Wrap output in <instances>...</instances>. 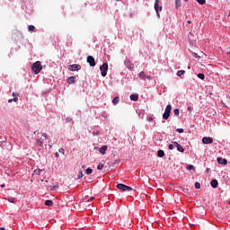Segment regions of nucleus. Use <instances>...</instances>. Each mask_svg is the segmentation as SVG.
Instances as JSON below:
<instances>
[{"mask_svg":"<svg viewBox=\"0 0 230 230\" xmlns=\"http://www.w3.org/2000/svg\"><path fill=\"white\" fill-rule=\"evenodd\" d=\"M59 153H60V154H63V155H64V154H65L64 148H60V149H59Z\"/></svg>","mask_w":230,"mask_h":230,"instance_id":"e433bc0d","label":"nucleus"},{"mask_svg":"<svg viewBox=\"0 0 230 230\" xmlns=\"http://www.w3.org/2000/svg\"><path fill=\"white\" fill-rule=\"evenodd\" d=\"M51 191H57L58 190V182H55L52 185H50Z\"/></svg>","mask_w":230,"mask_h":230,"instance_id":"4468645a","label":"nucleus"},{"mask_svg":"<svg viewBox=\"0 0 230 230\" xmlns=\"http://www.w3.org/2000/svg\"><path fill=\"white\" fill-rule=\"evenodd\" d=\"M130 100H131V102H137V100H139V94L132 93L130 95Z\"/></svg>","mask_w":230,"mask_h":230,"instance_id":"9b49d317","label":"nucleus"},{"mask_svg":"<svg viewBox=\"0 0 230 230\" xmlns=\"http://www.w3.org/2000/svg\"><path fill=\"white\" fill-rule=\"evenodd\" d=\"M184 73H186V71H184V70H179V71L177 72V76H182V75H184Z\"/></svg>","mask_w":230,"mask_h":230,"instance_id":"4be33fe9","label":"nucleus"},{"mask_svg":"<svg viewBox=\"0 0 230 230\" xmlns=\"http://www.w3.org/2000/svg\"><path fill=\"white\" fill-rule=\"evenodd\" d=\"M147 121H149V123H152V121H154V118L149 117V118L147 119Z\"/></svg>","mask_w":230,"mask_h":230,"instance_id":"f704fd0d","label":"nucleus"},{"mask_svg":"<svg viewBox=\"0 0 230 230\" xmlns=\"http://www.w3.org/2000/svg\"><path fill=\"white\" fill-rule=\"evenodd\" d=\"M49 148H53V144L49 145Z\"/></svg>","mask_w":230,"mask_h":230,"instance_id":"a18cd8bd","label":"nucleus"},{"mask_svg":"<svg viewBox=\"0 0 230 230\" xmlns=\"http://www.w3.org/2000/svg\"><path fill=\"white\" fill-rule=\"evenodd\" d=\"M175 6L177 9L181 8V0H175Z\"/></svg>","mask_w":230,"mask_h":230,"instance_id":"412c9836","label":"nucleus"},{"mask_svg":"<svg viewBox=\"0 0 230 230\" xmlns=\"http://www.w3.org/2000/svg\"><path fill=\"white\" fill-rule=\"evenodd\" d=\"M146 78H147V80H152V76L150 75H146Z\"/></svg>","mask_w":230,"mask_h":230,"instance_id":"ea45409f","label":"nucleus"},{"mask_svg":"<svg viewBox=\"0 0 230 230\" xmlns=\"http://www.w3.org/2000/svg\"><path fill=\"white\" fill-rule=\"evenodd\" d=\"M217 163L219 164H227V160L226 159V158H222V157H218L217 158Z\"/></svg>","mask_w":230,"mask_h":230,"instance_id":"f8f14e48","label":"nucleus"},{"mask_svg":"<svg viewBox=\"0 0 230 230\" xmlns=\"http://www.w3.org/2000/svg\"><path fill=\"white\" fill-rule=\"evenodd\" d=\"M32 73H34L35 75H39L40 73V71H42V64L40 63V61H37L32 65Z\"/></svg>","mask_w":230,"mask_h":230,"instance_id":"f03ea898","label":"nucleus"},{"mask_svg":"<svg viewBox=\"0 0 230 230\" xmlns=\"http://www.w3.org/2000/svg\"><path fill=\"white\" fill-rule=\"evenodd\" d=\"M14 102H17V100H19L17 97H14L13 99Z\"/></svg>","mask_w":230,"mask_h":230,"instance_id":"c03bdc74","label":"nucleus"},{"mask_svg":"<svg viewBox=\"0 0 230 230\" xmlns=\"http://www.w3.org/2000/svg\"><path fill=\"white\" fill-rule=\"evenodd\" d=\"M97 170H103V164H99L97 166Z\"/></svg>","mask_w":230,"mask_h":230,"instance_id":"c756f323","label":"nucleus"},{"mask_svg":"<svg viewBox=\"0 0 230 230\" xmlns=\"http://www.w3.org/2000/svg\"><path fill=\"white\" fill-rule=\"evenodd\" d=\"M188 111H193V108L188 107Z\"/></svg>","mask_w":230,"mask_h":230,"instance_id":"79ce46f5","label":"nucleus"},{"mask_svg":"<svg viewBox=\"0 0 230 230\" xmlns=\"http://www.w3.org/2000/svg\"><path fill=\"white\" fill-rule=\"evenodd\" d=\"M118 190H120V191H132L133 189L130 186H127L123 183H119L117 185Z\"/></svg>","mask_w":230,"mask_h":230,"instance_id":"39448f33","label":"nucleus"},{"mask_svg":"<svg viewBox=\"0 0 230 230\" xmlns=\"http://www.w3.org/2000/svg\"><path fill=\"white\" fill-rule=\"evenodd\" d=\"M174 147H175V145H173V144H170L168 146L169 150H173Z\"/></svg>","mask_w":230,"mask_h":230,"instance_id":"2f4dec72","label":"nucleus"},{"mask_svg":"<svg viewBox=\"0 0 230 230\" xmlns=\"http://www.w3.org/2000/svg\"><path fill=\"white\" fill-rule=\"evenodd\" d=\"M87 63L91 66V67H94V66H96V61L94 60L93 56L87 57Z\"/></svg>","mask_w":230,"mask_h":230,"instance_id":"0eeeda50","label":"nucleus"},{"mask_svg":"<svg viewBox=\"0 0 230 230\" xmlns=\"http://www.w3.org/2000/svg\"><path fill=\"white\" fill-rule=\"evenodd\" d=\"M173 112H174V116H179L180 111H179V109H175V110L173 111Z\"/></svg>","mask_w":230,"mask_h":230,"instance_id":"473e14b6","label":"nucleus"},{"mask_svg":"<svg viewBox=\"0 0 230 230\" xmlns=\"http://www.w3.org/2000/svg\"><path fill=\"white\" fill-rule=\"evenodd\" d=\"M194 186H195L196 190H200V182L196 181V182L194 183Z\"/></svg>","mask_w":230,"mask_h":230,"instance_id":"b1692460","label":"nucleus"},{"mask_svg":"<svg viewBox=\"0 0 230 230\" xmlns=\"http://www.w3.org/2000/svg\"><path fill=\"white\" fill-rule=\"evenodd\" d=\"M83 168H85V165H83Z\"/></svg>","mask_w":230,"mask_h":230,"instance_id":"603ef678","label":"nucleus"},{"mask_svg":"<svg viewBox=\"0 0 230 230\" xmlns=\"http://www.w3.org/2000/svg\"><path fill=\"white\" fill-rule=\"evenodd\" d=\"M91 200H94V197L90 198L87 202H91Z\"/></svg>","mask_w":230,"mask_h":230,"instance_id":"a19ab883","label":"nucleus"},{"mask_svg":"<svg viewBox=\"0 0 230 230\" xmlns=\"http://www.w3.org/2000/svg\"><path fill=\"white\" fill-rule=\"evenodd\" d=\"M75 82H76V77L75 76H70L67 78V84H75Z\"/></svg>","mask_w":230,"mask_h":230,"instance_id":"2eb2a0df","label":"nucleus"},{"mask_svg":"<svg viewBox=\"0 0 230 230\" xmlns=\"http://www.w3.org/2000/svg\"><path fill=\"white\" fill-rule=\"evenodd\" d=\"M45 206H49V207L53 206V200H46L45 201Z\"/></svg>","mask_w":230,"mask_h":230,"instance_id":"aec40b11","label":"nucleus"},{"mask_svg":"<svg viewBox=\"0 0 230 230\" xmlns=\"http://www.w3.org/2000/svg\"><path fill=\"white\" fill-rule=\"evenodd\" d=\"M198 78H200V80H204L206 78V76L204 75V74L199 73V74H198Z\"/></svg>","mask_w":230,"mask_h":230,"instance_id":"5701e85b","label":"nucleus"},{"mask_svg":"<svg viewBox=\"0 0 230 230\" xmlns=\"http://www.w3.org/2000/svg\"><path fill=\"white\" fill-rule=\"evenodd\" d=\"M187 24H191V21L188 20Z\"/></svg>","mask_w":230,"mask_h":230,"instance_id":"37998d69","label":"nucleus"},{"mask_svg":"<svg viewBox=\"0 0 230 230\" xmlns=\"http://www.w3.org/2000/svg\"><path fill=\"white\" fill-rule=\"evenodd\" d=\"M35 30V26L34 25H30L29 26V31H33Z\"/></svg>","mask_w":230,"mask_h":230,"instance_id":"c85d7f7f","label":"nucleus"},{"mask_svg":"<svg viewBox=\"0 0 230 230\" xmlns=\"http://www.w3.org/2000/svg\"><path fill=\"white\" fill-rule=\"evenodd\" d=\"M0 230H6L4 227H0Z\"/></svg>","mask_w":230,"mask_h":230,"instance_id":"de8ad7c7","label":"nucleus"},{"mask_svg":"<svg viewBox=\"0 0 230 230\" xmlns=\"http://www.w3.org/2000/svg\"><path fill=\"white\" fill-rule=\"evenodd\" d=\"M210 184H211L212 188H217V187H218V181H217V180H212V181H210Z\"/></svg>","mask_w":230,"mask_h":230,"instance_id":"dca6fc26","label":"nucleus"},{"mask_svg":"<svg viewBox=\"0 0 230 230\" xmlns=\"http://www.w3.org/2000/svg\"><path fill=\"white\" fill-rule=\"evenodd\" d=\"M157 155H158V157H164V151L159 150V151L157 152Z\"/></svg>","mask_w":230,"mask_h":230,"instance_id":"6ab92c4d","label":"nucleus"},{"mask_svg":"<svg viewBox=\"0 0 230 230\" xmlns=\"http://www.w3.org/2000/svg\"><path fill=\"white\" fill-rule=\"evenodd\" d=\"M174 146H176L178 152H181V154L184 152V147H182V146H181V144L177 143V142H173Z\"/></svg>","mask_w":230,"mask_h":230,"instance_id":"9d476101","label":"nucleus"},{"mask_svg":"<svg viewBox=\"0 0 230 230\" xmlns=\"http://www.w3.org/2000/svg\"><path fill=\"white\" fill-rule=\"evenodd\" d=\"M82 177H84V172L80 171L77 179H82Z\"/></svg>","mask_w":230,"mask_h":230,"instance_id":"7c9ffc66","label":"nucleus"},{"mask_svg":"<svg viewBox=\"0 0 230 230\" xmlns=\"http://www.w3.org/2000/svg\"><path fill=\"white\" fill-rule=\"evenodd\" d=\"M139 78H141L142 80H145L146 78V75L145 74V72H140L139 73Z\"/></svg>","mask_w":230,"mask_h":230,"instance_id":"a211bd4d","label":"nucleus"},{"mask_svg":"<svg viewBox=\"0 0 230 230\" xmlns=\"http://www.w3.org/2000/svg\"><path fill=\"white\" fill-rule=\"evenodd\" d=\"M202 143H203V145H211L213 143V138L210 137H204L202 138Z\"/></svg>","mask_w":230,"mask_h":230,"instance_id":"6e6552de","label":"nucleus"},{"mask_svg":"<svg viewBox=\"0 0 230 230\" xmlns=\"http://www.w3.org/2000/svg\"><path fill=\"white\" fill-rule=\"evenodd\" d=\"M155 10L159 17V11L161 12V10H163V6L159 7V0L155 1Z\"/></svg>","mask_w":230,"mask_h":230,"instance_id":"1a4fd4ad","label":"nucleus"},{"mask_svg":"<svg viewBox=\"0 0 230 230\" xmlns=\"http://www.w3.org/2000/svg\"><path fill=\"white\" fill-rule=\"evenodd\" d=\"M34 136H36V145L38 146H42L44 145V139H48V134L47 133H39L38 130L34 131ZM44 137V139H42Z\"/></svg>","mask_w":230,"mask_h":230,"instance_id":"f257e3e1","label":"nucleus"},{"mask_svg":"<svg viewBox=\"0 0 230 230\" xmlns=\"http://www.w3.org/2000/svg\"><path fill=\"white\" fill-rule=\"evenodd\" d=\"M100 154H102V155H105L106 152H107V146H102L100 149H99Z\"/></svg>","mask_w":230,"mask_h":230,"instance_id":"ddd939ff","label":"nucleus"},{"mask_svg":"<svg viewBox=\"0 0 230 230\" xmlns=\"http://www.w3.org/2000/svg\"><path fill=\"white\" fill-rule=\"evenodd\" d=\"M227 54L229 55V54H230V52H227Z\"/></svg>","mask_w":230,"mask_h":230,"instance_id":"864d4df0","label":"nucleus"},{"mask_svg":"<svg viewBox=\"0 0 230 230\" xmlns=\"http://www.w3.org/2000/svg\"><path fill=\"white\" fill-rule=\"evenodd\" d=\"M172 113V104H168L165 108V111L163 114L164 119H168L170 118V114Z\"/></svg>","mask_w":230,"mask_h":230,"instance_id":"20e7f679","label":"nucleus"},{"mask_svg":"<svg viewBox=\"0 0 230 230\" xmlns=\"http://www.w3.org/2000/svg\"><path fill=\"white\" fill-rule=\"evenodd\" d=\"M112 103L113 105H118L119 103V97L116 96L113 100H112Z\"/></svg>","mask_w":230,"mask_h":230,"instance_id":"f3484780","label":"nucleus"},{"mask_svg":"<svg viewBox=\"0 0 230 230\" xmlns=\"http://www.w3.org/2000/svg\"><path fill=\"white\" fill-rule=\"evenodd\" d=\"M13 98H17V96H19V93H13Z\"/></svg>","mask_w":230,"mask_h":230,"instance_id":"c9c22d12","label":"nucleus"},{"mask_svg":"<svg viewBox=\"0 0 230 230\" xmlns=\"http://www.w3.org/2000/svg\"><path fill=\"white\" fill-rule=\"evenodd\" d=\"M176 132H179L180 134H182L184 132L183 128H177Z\"/></svg>","mask_w":230,"mask_h":230,"instance_id":"72a5a7b5","label":"nucleus"},{"mask_svg":"<svg viewBox=\"0 0 230 230\" xmlns=\"http://www.w3.org/2000/svg\"><path fill=\"white\" fill-rule=\"evenodd\" d=\"M207 172H208V173H209V168H207Z\"/></svg>","mask_w":230,"mask_h":230,"instance_id":"8fccbe9b","label":"nucleus"},{"mask_svg":"<svg viewBox=\"0 0 230 230\" xmlns=\"http://www.w3.org/2000/svg\"><path fill=\"white\" fill-rule=\"evenodd\" d=\"M80 69H82V66L78 64H73L68 66L69 71H80Z\"/></svg>","mask_w":230,"mask_h":230,"instance_id":"423d86ee","label":"nucleus"},{"mask_svg":"<svg viewBox=\"0 0 230 230\" xmlns=\"http://www.w3.org/2000/svg\"><path fill=\"white\" fill-rule=\"evenodd\" d=\"M199 4H206V0H197Z\"/></svg>","mask_w":230,"mask_h":230,"instance_id":"cd10ccee","label":"nucleus"},{"mask_svg":"<svg viewBox=\"0 0 230 230\" xmlns=\"http://www.w3.org/2000/svg\"><path fill=\"white\" fill-rule=\"evenodd\" d=\"M187 170H195V166L191 165V164H189L187 165Z\"/></svg>","mask_w":230,"mask_h":230,"instance_id":"a878e982","label":"nucleus"},{"mask_svg":"<svg viewBox=\"0 0 230 230\" xmlns=\"http://www.w3.org/2000/svg\"><path fill=\"white\" fill-rule=\"evenodd\" d=\"M93 136H98V134H100V131H93Z\"/></svg>","mask_w":230,"mask_h":230,"instance_id":"4c0bfd02","label":"nucleus"},{"mask_svg":"<svg viewBox=\"0 0 230 230\" xmlns=\"http://www.w3.org/2000/svg\"><path fill=\"white\" fill-rule=\"evenodd\" d=\"M8 102H9V103H12V99H10V100L8 101Z\"/></svg>","mask_w":230,"mask_h":230,"instance_id":"09e8293b","label":"nucleus"},{"mask_svg":"<svg viewBox=\"0 0 230 230\" xmlns=\"http://www.w3.org/2000/svg\"><path fill=\"white\" fill-rule=\"evenodd\" d=\"M100 71H101L102 76H107V71H109V64L103 63L100 66Z\"/></svg>","mask_w":230,"mask_h":230,"instance_id":"7ed1b4c3","label":"nucleus"},{"mask_svg":"<svg viewBox=\"0 0 230 230\" xmlns=\"http://www.w3.org/2000/svg\"><path fill=\"white\" fill-rule=\"evenodd\" d=\"M1 188H4V184L1 185Z\"/></svg>","mask_w":230,"mask_h":230,"instance_id":"3c124183","label":"nucleus"},{"mask_svg":"<svg viewBox=\"0 0 230 230\" xmlns=\"http://www.w3.org/2000/svg\"><path fill=\"white\" fill-rule=\"evenodd\" d=\"M9 202H12V203L13 204V202H15V199H13H13H9Z\"/></svg>","mask_w":230,"mask_h":230,"instance_id":"58836bf2","label":"nucleus"},{"mask_svg":"<svg viewBox=\"0 0 230 230\" xmlns=\"http://www.w3.org/2000/svg\"><path fill=\"white\" fill-rule=\"evenodd\" d=\"M86 173H87V175H91V173H93V169L87 168L86 169Z\"/></svg>","mask_w":230,"mask_h":230,"instance_id":"bb28decb","label":"nucleus"},{"mask_svg":"<svg viewBox=\"0 0 230 230\" xmlns=\"http://www.w3.org/2000/svg\"><path fill=\"white\" fill-rule=\"evenodd\" d=\"M41 172H42V170L37 169V170L34 171V173H35L36 175H40Z\"/></svg>","mask_w":230,"mask_h":230,"instance_id":"393cba45","label":"nucleus"},{"mask_svg":"<svg viewBox=\"0 0 230 230\" xmlns=\"http://www.w3.org/2000/svg\"><path fill=\"white\" fill-rule=\"evenodd\" d=\"M56 157H60V155H58V153H56Z\"/></svg>","mask_w":230,"mask_h":230,"instance_id":"49530a36","label":"nucleus"}]
</instances>
